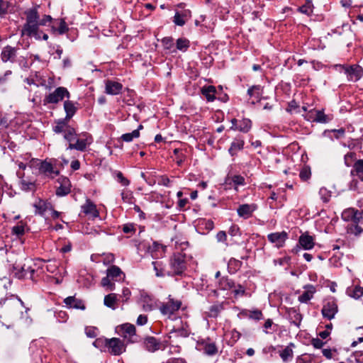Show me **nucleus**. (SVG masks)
I'll list each match as a JSON object with an SVG mask.
<instances>
[{"label": "nucleus", "instance_id": "nucleus-1", "mask_svg": "<svg viewBox=\"0 0 363 363\" xmlns=\"http://www.w3.org/2000/svg\"><path fill=\"white\" fill-rule=\"evenodd\" d=\"M26 23L21 30V36L26 35L29 38H34L37 40H41L42 30L40 26H46L52 21L50 15H44L42 18L36 7L28 9L25 11Z\"/></svg>", "mask_w": 363, "mask_h": 363}, {"label": "nucleus", "instance_id": "nucleus-15", "mask_svg": "<svg viewBox=\"0 0 363 363\" xmlns=\"http://www.w3.org/2000/svg\"><path fill=\"white\" fill-rule=\"evenodd\" d=\"M143 347L150 352H155L162 347V342L153 336H147L143 339Z\"/></svg>", "mask_w": 363, "mask_h": 363}, {"label": "nucleus", "instance_id": "nucleus-22", "mask_svg": "<svg viewBox=\"0 0 363 363\" xmlns=\"http://www.w3.org/2000/svg\"><path fill=\"white\" fill-rule=\"evenodd\" d=\"M77 105H79L77 102H74L67 99L64 101V110L66 113L65 121H69L74 116L78 110Z\"/></svg>", "mask_w": 363, "mask_h": 363}, {"label": "nucleus", "instance_id": "nucleus-41", "mask_svg": "<svg viewBox=\"0 0 363 363\" xmlns=\"http://www.w3.org/2000/svg\"><path fill=\"white\" fill-rule=\"evenodd\" d=\"M117 301L116 294H109L104 297V305L113 310L116 308V303Z\"/></svg>", "mask_w": 363, "mask_h": 363}, {"label": "nucleus", "instance_id": "nucleus-43", "mask_svg": "<svg viewBox=\"0 0 363 363\" xmlns=\"http://www.w3.org/2000/svg\"><path fill=\"white\" fill-rule=\"evenodd\" d=\"M176 47L177 50L186 52L190 47V41L185 38H179L177 40Z\"/></svg>", "mask_w": 363, "mask_h": 363}, {"label": "nucleus", "instance_id": "nucleus-31", "mask_svg": "<svg viewBox=\"0 0 363 363\" xmlns=\"http://www.w3.org/2000/svg\"><path fill=\"white\" fill-rule=\"evenodd\" d=\"M201 94L206 97L208 102L213 101L216 99V87L213 85L205 86L202 87Z\"/></svg>", "mask_w": 363, "mask_h": 363}, {"label": "nucleus", "instance_id": "nucleus-38", "mask_svg": "<svg viewBox=\"0 0 363 363\" xmlns=\"http://www.w3.org/2000/svg\"><path fill=\"white\" fill-rule=\"evenodd\" d=\"M3 304L5 305L6 308L12 306L18 308L19 307H24L23 302L18 296H11L10 298H6L4 300Z\"/></svg>", "mask_w": 363, "mask_h": 363}, {"label": "nucleus", "instance_id": "nucleus-25", "mask_svg": "<svg viewBox=\"0 0 363 363\" xmlns=\"http://www.w3.org/2000/svg\"><path fill=\"white\" fill-rule=\"evenodd\" d=\"M106 274L112 279L116 281L123 280L125 278V274L123 271L116 265H111L106 270Z\"/></svg>", "mask_w": 363, "mask_h": 363}, {"label": "nucleus", "instance_id": "nucleus-8", "mask_svg": "<svg viewBox=\"0 0 363 363\" xmlns=\"http://www.w3.org/2000/svg\"><path fill=\"white\" fill-rule=\"evenodd\" d=\"M169 301L167 303H163L160 307V311L162 314L170 317L175 312L178 311L182 306V301L180 300L174 299L169 295Z\"/></svg>", "mask_w": 363, "mask_h": 363}, {"label": "nucleus", "instance_id": "nucleus-13", "mask_svg": "<svg viewBox=\"0 0 363 363\" xmlns=\"http://www.w3.org/2000/svg\"><path fill=\"white\" fill-rule=\"evenodd\" d=\"M38 165L39 173L45 177L53 179L60 174V172L55 169L53 165L46 160L39 162Z\"/></svg>", "mask_w": 363, "mask_h": 363}, {"label": "nucleus", "instance_id": "nucleus-62", "mask_svg": "<svg viewBox=\"0 0 363 363\" xmlns=\"http://www.w3.org/2000/svg\"><path fill=\"white\" fill-rule=\"evenodd\" d=\"M218 242H224L227 240V235L225 231L220 230L216 235Z\"/></svg>", "mask_w": 363, "mask_h": 363}, {"label": "nucleus", "instance_id": "nucleus-44", "mask_svg": "<svg viewBox=\"0 0 363 363\" xmlns=\"http://www.w3.org/2000/svg\"><path fill=\"white\" fill-rule=\"evenodd\" d=\"M153 269L155 272V275L157 277H164V268L163 263L160 261H154L152 262Z\"/></svg>", "mask_w": 363, "mask_h": 363}, {"label": "nucleus", "instance_id": "nucleus-52", "mask_svg": "<svg viewBox=\"0 0 363 363\" xmlns=\"http://www.w3.org/2000/svg\"><path fill=\"white\" fill-rule=\"evenodd\" d=\"M185 15L181 14L179 12H176L173 22L179 26H183L186 23V20L184 19Z\"/></svg>", "mask_w": 363, "mask_h": 363}, {"label": "nucleus", "instance_id": "nucleus-4", "mask_svg": "<svg viewBox=\"0 0 363 363\" xmlns=\"http://www.w3.org/2000/svg\"><path fill=\"white\" fill-rule=\"evenodd\" d=\"M169 264L171 270L167 272V276H182L187 268L185 254L174 253L170 257Z\"/></svg>", "mask_w": 363, "mask_h": 363}, {"label": "nucleus", "instance_id": "nucleus-3", "mask_svg": "<svg viewBox=\"0 0 363 363\" xmlns=\"http://www.w3.org/2000/svg\"><path fill=\"white\" fill-rule=\"evenodd\" d=\"M63 138L69 143L67 150H76L84 152L86 150L88 145L90 144L87 138H79L75 128L72 126L67 127Z\"/></svg>", "mask_w": 363, "mask_h": 363}, {"label": "nucleus", "instance_id": "nucleus-29", "mask_svg": "<svg viewBox=\"0 0 363 363\" xmlns=\"http://www.w3.org/2000/svg\"><path fill=\"white\" fill-rule=\"evenodd\" d=\"M294 346V344L291 342L283 350L279 351V356L284 362H287L293 359Z\"/></svg>", "mask_w": 363, "mask_h": 363}, {"label": "nucleus", "instance_id": "nucleus-46", "mask_svg": "<svg viewBox=\"0 0 363 363\" xmlns=\"http://www.w3.org/2000/svg\"><path fill=\"white\" fill-rule=\"evenodd\" d=\"M245 315L250 319L255 320H259L263 319V314L260 310L255 309L253 311H247L245 312Z\"/></svg>", "mask_w": 363, "mask_h": 363}, {"label": "nucleus", "instance_id": "nucleus-34", "mask_svg": "<svg viewBox=\"0 0 363 363\" xmlns=\"http://www.w3.org/2000/svg\"><path fill=\"white\" fill-rule=\"evenodd\" d=\"M288 315L291 323L298 327L302 320V315L298 311L294 308L289 309Z\"/></svg>", "mask_w": 363, "mask_h": 363}, {"label": "nucleus", "instance_id": "nucleus-5", "mask_svg": "<svg viewBox=\"0 0 363 363\" xmlns=\"http://www.w3.org/2000/svg\"><path fill=\"white\" fill-rule=\"evenodd\" d=\"M335 67L340 72H343L349 82H357L363 76V69L358 65H336Z\"/></svg>", "mask_w": 363, "mask_h": 363}, {"label": "nucleus", "instance_id": "nucleus-51", "mask_svg": "<svg viewBox=\"0 0 363 363\" xmlns=\"http://www.w3.org/2000/svg\"><path fill=\"white\" fill-rule=\"evenodd\" d=\"M162 44L165 50H171L174 45L172 37H165L162 39Z\"/></svg>", "mask_w": 363, "mask_h": 363}, {"label": "nucleus", "instance_id": "nucleus-57", "mask_svg": "<svg viewBox=\"0 0 363 363\" xmlns=\"http://www.w3.org/2000/svg\"><path fill=\"white\" fill-rule=\"evenodd\" d=\"M118 181L121 183L123 186H128L130 182L128 179L125 178L122 174V172H118L116 174Z\"/></svg>", "mask_w": 363, "mask_h": 363}, {"label": "nucleus", "instance_id": "nucleus-49", "mask_svg": "<svg viewBox=\"0 0 363 363\" xmlns=\"http://www.w3.org/2000/svg\"><path fill=\"white\" fill-rule=\"evenodd\" d=\"M311 168L309 167L306 166L301 169L299 177L302 181H307L311 178Z\"/></svg>", "mask_w": 363, "mask_h": 363}, {"label": "nucleus", "instance_id": "nucleus-6", "mask_svg": "<svg viewBox=\"0 0 363 363\" xmlns=\"http://www.w3.org/2000/svg\"><path fill=\"white\" fill-rule=\"evenodd\" d=\"M117 332L127 343H135L140 340V336L136 334L135 327L133 324H122L117 327Z\"/></svg>", "mask_w": 363, "mask_h": 363}, {"label": "nucleus", "instance_id": "nucleus-35", "mask_svg": "<svg viewBox=\"0 0 363 363\" xmlns=\"http://www.w3.org/2000/svg\"><path fill=\"white\" fill-rule=\"evenodd\" d=\"M17 176L19 178V184L21 185V189L23 191H33L35 189V182L30 180H26L20 174L19 172H17Z\"/></svg>", "mask_w": 363, "mask_h": 363}, {"label": "nucleus", "instance_id": "nucleus-60", "mask_svg": "<svg viewBox=\"0 0 363 363\" xmlns=\"http://www.w3.org/2000/svg\"><path fill=\"white\" fill-rule=\"evenodd\" d=\"M236 287L237 288L235 289H234V291H233V294H234L235 296L245 295V289L242 285L238 284Z\"/></svg>", "mask_w": 363, "mask_h": 363}, {"label": "nucleus", "instance_id": "nucleus-33", "mask_svg": "<svg viewBox=\"0 0 363 363\" xmlns=\"http://www.w3.org/2000/svg\"><path fill=\"white\" fill-rule=\"evenodd\" d=\"M226 183L233 184L235 189L237 190L238 186H244L245 184V179L240 174H234L228 177Z\"/></svg>", "mask_w": 363, "mask_h": 363}, {"label": "nucleus", "instance_id": "nucleus-2", "mask_svg": "<svg viewBox=\"0 0 363 363\" xmlns=\"http://www.w3.org/2000/svg\"><path fill=\"white\" fill-rule=\"evenodd\" d=\"M40 270V267L31 259H26L25 263L21 267H13V273L16 277L19 279H30L33 281H37Z\"/></svg>", "mask_w": 363, "mask_h": 363}, {"label": "nucleus", "instance_id": "nucleus-64", "mask_svg": "<svg viewBox=\"0 0 363 363\" xmlns=\"http://www.w3.org/2000/svg\"><path fill=\"white\" fill-rule=\"evenodd\" d=\"M353 355L357 362L363 363V351H356Z\"/></svg>", "mask_w": 363, "mask_h": 363}, {"label": "nucleus", "instance_id": "nucleus-54", "mask_svg": "<svg viewBox=\"0 0 363 363\" xmlns=\"http://www.w3.org/2000/svg\"><path fill=\"white\" fill-rule=\"evenodd\" d=\"M11 233L18 237L21 236L25 233V227L22 224L16 225L12 228Z\"/></svg>", "mask_w": 363, "mask_h": 363}, {"label": "nucleus", "instance_id": "nucleus-50", "mask_svg": "<svg viewBox=\"0 0 363 363\" xmlns=\"http://www.w3.org/2000/svg\"><path fill=\"white\" fill-rule=\"evenodd\" d=\"M122 200L125 203H133L134 197L133 192L128 190H124L121 193Z\"/></svg>", "mask_w": 363, "mask_h": 363}, {"label": "nucleus", "instance_id": "nucleus-16", "mask_svg": "<svg viewBox=\"0 0 363 363\" xmlns=\"http://www.w3.org/2000/svg\"><path fill=\"white\" fill-rule=\"evenodd\" d=\"M82 212L88 216L92 220L99 217V212L96 206L89 199L81 206Z\"/></svg>", "mask_w": 363, "mask_h": 363}, {"label": "nucleus", "instance_id": "nucleus-36", "mask_svg": "<svg viewBox=\"0 0 363 363\" xmlns=\"http://www.w3.org/2000/svg\"><path fill=\"white\" fill-rule=\"evenodd\" d=\"M224 303H218L210 306L208 311V316L210 318H217L220 312L224 310Z\"/></svg>", "mask_w": 363, "mask_h": 363}, {"label": "nucleus", "instance_id": "nucleus-19", "mask_svg": "<svg viewBox=\"0 0 363 363\" xmlns=\"http://www.w3.org/2000/svg\"><path fill=\"white\" fill-rule=\"evenodd\" d=\"M257 208L255 203H245L240 205L237 209L238 216L244 219H247L252 216L253 212Z\"/></svg>", "mask_w": 363, "mask_h": 363}, {"label": "nucleus", "instance_id": "nucleus-17", "mask_svg": "<svg viewBox=\"0 0 363 363\" xmlns=\"http://www.w3.org/2000/svg\"><path fill=\"white\" fill-rule=\"evenodd\" d=\"M268 240L274 244L277 248L282 247L288 238V234L285 231L272 233L267 235Z\"/></svg>", "mask_w": 363, "mask_h": 363}, {"label": "nucleus", "instance_id": "nucleus-9", "mask_svg": "<svg viewBox=\"0 0 363 363\" xmlns=\"http://www.w3.org/2000/svg\"><path fill=\"white\" fill-rule=\"evenodd\" d=\"M106 347L113 355H120L125 351V345L123 340L117 337L106 339Z\"/></svg>", "mask_w": 363, "mask_h": 363}, {"label": "nucleus", "instance_id": "nucleus-63", "mask_svg": "<svg viewBox=\"0 0 363 363\" xmlns=\"http://www.w3.org/2000/svg\"><path fill=\"white\" fill-rule=\"evenodd\" d=\"M147 322V316L146 315H140L137 318V324L138 325H144Z\"/></svg>", "mask_w": 363, "mask_h": 363}, {"label": "nucleus", "instance_id": "nucleus-59", "mask_svg": "<svg viewBox=\"0 0 363 363\" xmlns=\"http://www.w3.org/2000/svg\"><path fill=\"white\" fill-rule=\"evenodd\" d=\"M296 363H311V359L306 354H302L297 357Z\"/></svg>", "mask_w": 363, "mask_h": 363}, {"label": "nucleus", "instance_id": "nucleus-10", "mask_svg": "<svg viewBox=\"0 0 363 363\" xmlns=\"http://www.w3.org/2000/svg\"><path fill=\"white\" fill-rule=\"evenodd\" d=\"M306 118L308 121L319 123H327L333 119L332 115L325 114L323 109H312L308 111Z\"/></svg>", "mask_w": 363, "mask_h": 363}, {"label": "nucleus", "instance_id": "nucleus-42", "mask_svg": "<svg viewBox=\"0 0 363 363\" xmlns=\"http://www.w3.org/2000/svg\"><path fill=\"white\" fill-rule=\"evenodd\" d=\"M298 11L308 16H311L313 11V5L311 0H307L303 5L299 6Z\"/></svg>", "mask_w": 363, "mask_h": 363}, {"label": "nucleus", "instance_id": "nucleus-18", "mask_svg": "<svg viewBox=\"0 0 363 363\" xmlns=\"http://www.w3.org/2000/svg\"><path fill=\"white\" fill-rule=\"evenodd\" d=\"M201 345L203 352L208 356H213L218 353V347L215 342L211 341L209 337L202 339L198 342Z\"/></svg>", "mask_w": 363, "mask_h": 363}, {"label": "nucleus", "instance_id": "nucleus-12", "mask_svg": "<svg viewBox=\"0 0 363 363\" xmlns=\"http://www.w3.org/2000/svg\"><path fill=\"white\" fill-rule=\"evenodd\" d=\"M337 311L338 307L335 298H332L327 300L323 304L321 313L324 318L330 320L335 318Z\"/></svg>", "mask_w": 363, "mask_h": 363}, {"label": "nucleus", "instance_id": "nucleus-7", "mask_svg": "<svg viewBox=\"0 0 363 363\" xmlns=\"http://www.w3.org/2000/svg\"><path fill=\"white\" fill-rule=\"evenodd\" d=\"M65 98L69 99L70 98V93L66 87L59 86L53 92L45 96L43 103L44 105L48 104H55L62 101Z\"/></svg>", "mask_w": 363, "mask_h": 363}, {"label": "nucleus", "instance_id": "nucleus-37", "mask_svg": "<svg viewBox=\"0 0 363 363\" xmlns=\"http://www.w3.org/2000/svg\"><path fill=\"white\" fill-rule=\"evenodd\" d=\"M346 293L349 296L359 299L363 296V287L358 285L354 287H348Z\"/></svg>", "mask_w": 363, "mask_h": 363}, {"label": "nucleus", "instance_id": "nucleus-55", "mask_svg": "<svg viewBox=\"0 0 363 363\" xmlns=\"http://www.w3.org/2000/svg\"><path fill=\"white\" fill-rule=\"evenodd\" d=\"M57 30L60 35L65 34L69 30V28L65 19H60L59 27L57 28Z\"/></svg>", "mask_w": 363, "mask_h": 363}, {"label": "nucleus", "instance_id": "nucleus-11", "mask_svg": "<svg viewBox=\"0 0 363 363\" xmlns=\"http://www.w3.org/2000/svg\"><path fill=\"white\" fill-rule=\"evenodd\" d=\"M342 218L345 221H351L354 224H359L363 222V211L353 208H347L342 211Z\"/></svg>", "mask_w": 363, "mask_h": 363}, {"label": "nucleus", "instance_id": "nucleus-32", "mask_svg": "<svg viewBox=\"0 0 363 363\" xmlns=\"http://www.w3.org/2000/svg\"><path fill=\"white\" fill-rule=\"evenodd\" d=\"M352 176H357L363 182V160H356L350 172Z\"/></svg>", "mask_w": 363, "mask_h": 363}, {"label": "nucleus", "instance_id": "nucleus-30", "mask_svg": "<svg viewBox=\"0 0 363 363\" xmlns=\"http://www.w3.org/2000/svg\"><path fill=\"white\" fill-rule=\"evenodd\" d=\"M35 208V213L40 216H43L45 211L48 209H52V206L49 203H46L45 201L40 199L38 202L33 204Z\"/></svg>", "mask_w": 363, "mask_h": 363}, {"label": "nucleus", "instance_id": "nucleus-14", "mask_svg": "<svg viewBox=\"0 0 363 363\" xmlns=\"http://www.w3.org/2000/svg\"><path fill=\"white\" fill-rule=\"evenodd\" d=\"M59 186L56 189V195L57 196H65L71 192V182L67 177L60 176L57 180Z\"/></svg>", "mask_w": 363, "mask_h": 363}, {"label": "nucleus", "instance_id": "nucleus-47", "mask_svg": "<svg viewBox=\"0 0 363 363\" xmlns=\"http://www.w3.org/2000/svg\"><path fill=\"white\" fill-rule=\"evenodd\" d=\"M140 137V132L138 130H134L131 133H128L123 134L121 137L123 141L124 142H131L134 138H138Z\"/></svg>", "mask_w": 363, "mask_h": 363}, {"label": "nucleus", "instance_id": "nucleus-40", "mask_svg": "<svg viewBox=\"0 0 363 363\" xmlns=\"http://www.w3.org/2000/svg\"><path fill=\"white\" fill-rule=\"evenodd\" d=\"M69 121H65V118L59 120L56 122V125L52 128L53 131L55 133H65V131L68 126H70L68 124Z\"/></svg>", "mask_w": 363, "mask_h": 363}, {"label": "nucleus", "instance_id": "nucleus-23", "mask_svg": "<svg viewBox=\"0 0 363 363\" xmlns=\"http://www.w3.org/2000/svg\"><path fill=\"white\" fill-rule=\"evenodd\" d=\"M65 304L69 308L85 310L86 306L83 301L76 298L74 296H68L64 299Z\"/></svg>", "mask_w": 363, "mask_h": 363}, {"label": "nucleus", "instance_id": "nucleus-21", "mask_svg": "<svg viewBox=\"0 0 363 363\" xmlns=\"http://www.w3.org/2000/svg\"><path fill=\"white\" fill-rule=\"evenodd\" d=\"M123 89L121 83L112 80H106L105 83V92L109 95H117Z\"/></svg>", "mask_w": 363, "mask_h": 363}, {"label": "nucleus", "instance_id": "nucleus-39", "mask_svg": "<svg viewBox=\"0 0 363 363\" xmlns=\"http://www.w3.org/2000/svg\"><path fill=\"white\" fill-rule=\"evenodd\" d=\"M252 128V121L248 118H242L239 121V124L235 127L237 130L244 133H248Z\"/></svg>", "mask_w": 363, "mask_h": 363}, {"label": "nucleus", "instance_id": "nucleus-27", "mask_svg": "<svg viewBox=\"0 0 363 363\" xmlns=\"http://www.w3.org/2000/svg\"><path fill=\"white\" fill-rule=\"evenodd\" d=\"M244 145L245 141L242 137L238 136L235 138H234L228 150L230 155L231 156L237 155V152L238 151H240L244 148Z\"/></svg>", "mask_w": 363, "mask_h": 363}, {"label": "nucleus", "instance_id": "nucleus-20", "mask_svg": "<svg viewBox=\"0 0 363 363\" xmlns=\"http://www.w3.org/2000/svg\"><path fill=\"white\" fill-rule=\"evenodd\" d=\"M17 49L10 45L5 46L1 53V59L3 62L9 61L13 62L16 57Z\"/></svg>", "mask_w": 363, "mask_h": 363}, {"label": "nucleus", "instance_id": "nucleus-24", "mask_svg": "<svg viewBox=\"0 0 363 363\" xmlns=\"http://www.w3.org/2000/svg\"><path fill=\"white\" fill-rule=\"evenodd\" d=\"M298 245L306 250H311L315 245L313 237L309 235L307 233H303L299 237Z\"/></svg>", "mask_w": 363, "mask_h": 363}, {"label": "nucleus", "instance_id": "nucleus-56", "mask_svg": "<svg viewBox=\"0 0 363 363\" xmlns=\"http://www.w3.org/2000/svg\"><path fill=\"white\" fill-rule=\"evenodd\" d=\"M174 155L176 157V163L177 165L181 166L184 160V155L182 154L180 150L179 149H174Z\"/></svg>", "mask_w": 363, "mask_h": 363}, {"label": "nucleus", "instance_id": "nucleus-28", "mask_svg": "<svg viewBox=\"0 0 363 363\" xmlns=\"http://www.w3.org/2000/svg\"><path fill=\"white\" fill-rule=\"evenodd\" d=\"M304 289L306 290L298 296V301L301 303H307L313 297V294L315 293V288L313 285L308 284Z\"/></svg>", "mask_w": 363, "mask_h": 363}, {"label": "nucleus", "instance_id": "nucleus-26", "mask_svg": "<svg viewBox=\"0 0 363 363\" xmlns=\"http://www.w3.org/2000/svg\"><path fill=\"white\" fill-rule=\"evenodd\" d=\"M218 289L222 290V291H227L230 290L235 287V283L234 281L231 279H230L228 277L225 276L220 277L216 284Z\"/></svg>", "mask_w": 363, "mask_h": 363}, {"label": "nucleus", "instance_id": "nucleus-45", "mask_svg": "<svg viewBox=\"0 0 363 363\" xmlns=\"http://www.w3.org/2000/svg\"><path fill=\"white\" fill-rule=\"evenodd\" d=\"M318 194L323 203L329 202L332 196V192L325 187H321L319 189Z\"/></svg>", "mask_w": 363, "mask_h": 363}, {"label": "nucleus", "instance_id": "nucleus-53", "mask_svg": "<svg viewBox=\"0 0 363 363\" xmlns=\"http://www.w3.org/2000/svg\"><path fill=\"white\" fill-rule=\"evenodd\" d=\"M230 338L229 340V343L231 345H233L241 337V334L237 330L233 329L230 332Z\"/></svg>", "mask_w": 363, "mask_h": 363}, {"label": "nucleus", "instance_id": "nucleus-61", "mask_svg": "<svg viewBox=\"0 0 363 363\" xmlns=\"http://www.w3.org/2000/svg\"><path fill=\"white\" fill-rule=\"evenodd\" d=\"M8 2L0 0V16H3L7 13Z\"/></svg>", "mask_w": 363, "mask_h": 363}, {"label": "nucleus", "instance_id": "nucleus-48", "mask_svg": "<svg viewBox=\"0 0 363 363\" xmlns=\"http://www.w3.org/2000/svg\"><path fill=\"white\" fill-rule=\"evenodd\" d=\"M356 160V153L350 152L345 155L344 160L347 167H353Z\"/></svg>", "mask_w": 363, "mask_h": 363}, {"label": "nucleus", "instance_id": "nucleus-58", "mask_svg": "<svg viewBox=\"0 0 363 363\" xmlns=\"http://www.w3.org/2000/svg\"><path fill=\"white\" fill-rule=\"evenodd\" d=\"M123 231L125 233H134L135 232V228L133 224L127 223L123 225Z\"/></svg>", "mask_w": 363, "mask_h": 363}]
</instances>
